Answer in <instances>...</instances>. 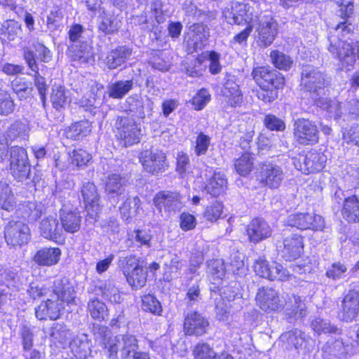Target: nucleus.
<instances>
[{"label": "nucleus", "mask_w": 359, "mask_h": 359, "mask_svg": "<svg viewBox=\"0 0 359 359\" xmlns=\"http://www.w3.org/2000/svg\"><path fill=\"white\" fill-rule=\"evenodd\" d=\"M251 7L245 4L232 2L230 7H227L223 11V15L229 24L233 25H253L254 18L257 15H253Z\"/></svg>", "instance_id": "nucleus-11"}, {"label": "nucleus", "mask_w": 359, "mask_h": 359, "mask_svg": "<svg viewBox=\"0 0 359 359\" xmlns=\"http://www.w3.org/2000/svg\"><path fill=\"white\" fill-rule=\"evenodd\" d=\"M234 166L239 175L246 176L251 172L253 167L252 156L248 153L244 154L239 158L236 159Z\"/></svg>", "instance_id": "nucleus-53"}, {"label": "nucleus", "mask_w": 359, "mask_h": 359, "mask_svg": "<svg viewBox=\"0 0 359 359\" xmlns=\"http://www.w3.org/2000/svg\"><path fill=\"white\" fill-rule=\"evenodd\" d=\"M285 223L290 226L299 229L322 231L325 227V221L322 216L314 213H295L290 215Z\"/></svg>", "instance_id": "nucleus-13"}, {"label": "nucleus", "mask_w": 359, "mask_h": 359, "mask_svg": "<svg viewBox=\"0 0 359 359\" xmlns=\"http://www.w3.org/2000/svg\"><path fill=\"white\" fill-rule=\"evenodd\" d=\"M88 311L93 319L97 320H102L108 316V309L105 304L97 298L88 301Z\"/></svg>", "instance_id": "nucleus-47"}, {"label": "nucleus", "mask_w": 359, "mask_h": 359, "mask_svg": "<svg viewBox=\"0 0 359 359\" xmlns=\"http://www.w3.org/2000/svg\"><path fill=\"white\" fill-rule=\"evenodd\" d=\"M221 94L227 105L236 107L241 104L243 94L238 84V79L235 75L226 74Z\"/></svg>", "instance_id": "nucleus-17"}, {"label": "nucleus", "mask_w": 359, "mask_h": 359, "mask_svg": "<svg viewBox=\"0 0 359 359\" xmlns=\"http://www.w3.org/2000/svg\"><path fill=\"white\" fill-rule=\"evenodd\" d=\"M30 238V230L27 224L20 220H11L5 227V239L13 247L27 244Z\"/></svg>", "instance_id": "nucleus-12"}, {"label": "nucleus", "mask_w": 359, "mask_h": 359, "mask_svg": "<svg viewBox=\"0 0 359 359\" xmlns=\"http://www.w3.org/2000/svg\"><path fill=\"white\" fill-rule=\"evenodd\" d=\"M256 301L259 308L266 312L277 311L282 306L278 292L271 287L259 289Z\"/></svg>", "instance_id": "nucleus-22"}, {"label": "nucleus", "mask_w": 359, "mask_h": 359, "mask_svg": "<svg viewBox=\"0 0 359 359\" xmlns=\"http://www.w3.org/2000/svg\"><path fill=\"white\" fill-rule=\"evenodd\" d=\"M24 214L22 217L30 222H36L44 212L43 205H36L34 203H29L23 207Z\"/></svg>", "instance_id": "nucleus-58"}, {"label": "nucleus", "mask_w": 359, "mask_h": 359, "mask_svg": "<svg viewBox=\"0 0 359 359\" xmlns=\"http://www.w3.org/2000/svg\"><path fill=\"white\" fill-rule=\"evenodd\" d=\"M117 341H121L119 334L110 337L104 342V353L109 359H121L122 347L115 346L114 344H118Z\"/></svg>", "instance_id": "nucleus-55"}, {"label": "nucleus", "mask_w": 359, "mask_h": 359, "mask_svg": "<svg viewBox=\"0 0 359 359\" xmlns=\"http://www.w3.org/2000/svg\"><path fill=\"white\" fill-rule=\"evenodd\" d=\"M341 214L349 222H359V197L353 195L345 198Z\"/></svg>", "instance_id": "nucleus-38"}, {"label": "nucleus", "mask_w": 359, "mask_h": 359, "mask_svg": "<svg viewBox=\"0 0 359 359\" xmlns=\"http://www.w3.org/2000/svg\"><path fill=\"white\" fill-rule=\"evenodd\" d=\"M11 86L20 100L26 99L32 95V83L25 78L17 77L11 82Z\"/></svg>", "instance_id": "nucleus-46"}, {"label": "nucleus", "mask_w": 359, "mask_h": 359, "mask_svg": "<svg viewBox=\"0 0 359 359\" xmlns=\"http://www.w3.org/2000/svg\"><path fill=\"white\" fill-rule=\"evenodd\" d=\"M61 228L66 232L74 233L81 228V217L77 208L63 205L59 211Z\"/></svg>", "instance_id": "nucleus-20"}, {"label": "nucleus", "mask_w": 359, "mask_h": 359, "mask_svg": "<svg viewBox=\"0 0 359 359\" xmlns=\"http://www.w3.org/2000/svg\"><path fill=\"white\" fill-rule=\"evenodd\" d=\"M148 64L153 69L161 72L168 71L171 66L168 55L162 50H154L151 53Z\"/></svg>", "instance_id": "nucleus-42"}, {"label": "nucleus", "mask_w": 359, "mask_h": 359, "mask_svg": "<svg viewBox=\"0 0 359 359\" xmlns=\"http://www.w3.org/2000/svg\"><path fill=\"white\" fill-rule=\"evenodd\" d=\"M257 44L266 48L273 43L278 34V23L271 15L260 14L254 18Z\"/></svg>", "instance_id": "nucleus-4"}, {"label": "nucleus", "mask_w": 359, "mask_h": 359, "mask_svg": "<svg viewBox=\"0 0 359 359\" xmlns=\"http://www.w3.org/2000/svg\"><path fill=\"white\" fill-rule=\"evenodd\" d=\"M127 111L138 118H144L147 113L152 109V103L149 100H143L138 96H130L127 98Z\"/></svg>", "instance_id": "nucleus-30"}, {"label": "nucleus", "mask_w": 359, "mask_h": 359, "mask_svg": "<svg viewBox=\"0 0 359 359\" xmlns=\"http://www.w3.org/2000/svg\"><path fill=\"white\" fill-rule=\"evenodd\" d=\"M270 57L273 65L281 70L287 71L290 69L293 64V60L289 55L279 50H272Z\"/></svg>", "instance_id": "nucleus-49"}, {"label": "nucleus", "mask_w": 359, "mask_h": 359, "mask_svg": "<svg viewBox=\"0 0 359 359\" xmlns=\"http://www.w3.org/2000/svg\"><path fill=\"white\" fill-rule=\"evenodd\" d=\"M327 161L326 156L322 152L311 149L304 156L294 161L295 167L302 172L309 174L320 171Z\"/></svg>", "instance_id": "nucleus-14"}, {"label": "nucleus", "mask_w": 359, "mask_h": 359, "mask_svg": "<svg viewBox=\"0 0 359 359\" xmlns=\"http://www.w3.org/2000/svg\"><path fill=\"white\" fill-rule=\"evenodd\" d=\"M130 49L120 46L107 53L105 64L110 69H114L123 64L130 56Z\"/></svg>", "instance_id": "nucleus-34"}, {"label": "nucleus", "mask_w": 359, "mask_h": 359, "mask_svg": "<svg viewBox=\"0 0 359 359\" xmlns=\"http://www.w3.org/2000/svg\"><path fill=\"white\" fill-rule=\"evenodd\" d=\"M80 193L86 205V221L94 223L97 220L101 212V207L99 203L100 196L97 188L91 182H83L80 189Z\"/></svg>", "instance_id": "nucleus-6"}, {"label": "nucleus", "mask_w": 359, "mask_h": 359, "mask_svg": "<svg viewBox=\"0 0 359 359\" xmlns=\"http://www.w3.org/2000/svg\"><path fill=\"white\" fill-rule=\"evenodd\" d=\"M14 106L11 95L6 91L0 89V114L8 116L13 111Z\"/></svg>", "instance_id": "nucleus-62"}, {"label": "nucleus", "mask_w": 359, "mask_h": 359, "mask_svg": "<svg viewBox=\"0 0 359 359\" xmlns=\"http://www.w3.org/2000/svg\"><path fill=\"white\" fill-rule=\"evenodd\" d=\"M0 207L8 212L15 208L14 196L8 184L4 180H0Z\"/></svg>", "instance_id": "nucleus-43"}, {"label": "nucleus", "mask_w": 359, "mask_h": 359, "mask_svg": "<svg viewBox=\"0 0 359 359\" xmlns=\"http://www.w3.org/2000/svg\"><path fill=\"white\" fill-rule=\"evenodd\" d=\"M142 309L154 315L160 316L162 313L161 303L156 297L150 294L142 297Z\"/></svg>", "instance_id": "nucleus-51"}, {"label": "nucleus", "mask_w": 359, "mask_h": 359, "mask_svg": "<svg viewBox=\"0 0 359 359\" xmlns=\"http://www.w3.org/2000/svg\"><path fill=\"white\" fill-rule=\"evenodd\" d=\"M53 297L62 302L70 304L75 299V290L67 277L57 278L53 285Z\"/></svg>", "instance_id": "nucleus-25"}, {"label": "nucleus", "mask_w": 359, "mask_h": 359, "mask_svg": "<svg viewBox=\"0 0 359 359\" xmlns=\"http://www.w3.org/2000/svg\"><path fill=\"white\" fill-rule=\"evenodd\" d=\"M306 313L304 302L299 296H289L285 303V316L288 320L304 317Z\"/></svg>", "instance_id": "nucleus-31"}, {"label": "nucleus", "mask_w": 359, "mask_h": 359, "mask_svg": "<svg viewBox=\"0 0 359 359\" xmlns=\"http://www.w3.org/2000/svg\"><path fill=\"white\" fill-rule=\"evenodd\" d=\"M353 11V2H342L338 11V16L341 20L336 25L333 33L328 37L330 44L327 49L330 53L339 61L342 67L348 69L355 64L359 51L357 42H354L348 37L345 39L354 29V25L351 22Z\"/></svg>", "instance_id": "nucleus-1"}, {"label": "nucleus", "mask_w": 359, "mask_h": 359, "mask_svg": "<svg viewBox=\"0 0 359 359\" xmlns=\"http://www.w3.org/2000/svg\"><path fill=\"white\" fill-rule=\"evenodd\" d=\"M91 130V123L87 120H83L72 124L66 130V136L72 140H79L86 136Z\"/></svg>", "instance_id": "nucleus-44"}, {"label": "nucleus", "mask_w": 359, "mask_h": 359, "mask_svg": "<svg viewBox=\"0 0 359 359\" xmlns=\"http://www.w3.org/2000/svg\"><path fill=\"white\" fill-rule=\"evenodd\" d=\"M0 161L4 166H8L12 176L18 182L31 178L32 165L27 150L22 147L14 146L9 149L6 146L0 147Z\"/></svg>", "instance_id": "nucleus-2"}, {"label": "nucleus", "mask_w": 359, "mask_h": 359, "mask_svg": "<svg viewBox=\"0 0 359 359\" xmlns=\"http://www.w3.org/2000/svg\"><path fill=\"white\" fill-rule=\"evenodd\" d=\"M29 128L26 122L15 121L13 123L6 133V147L8 142L14 140H26L29 137Z\"/></svg>", "instance_id": "nucleus-36"}, {"label": "nucleus", "mask_w": 359, "mask_h": 359, "mask_svg": "<svg viewBox=\"0 0 359 359\" xmlns=\"http://www.w3.org/2000/svg\"><path fill=\"white\" fill-rule=\"evenodd\" d=\"M256 179L263 187L278 189L285 180L282 168L272 163H262L257 169Z\"/></svg>", "instance_id": "nucleus-7"}, {"label": "nucleus", "mask_w": 359, "mask_h": 359, "mask_svg": "<svg viewBox=\"0 0 359 359\" xmlns=\"http://www.w3.org/2000/svg\"><path fill=\"white\" fill-rule=\"evenodd\" d=\"M195 359H212L215 356V352L207 343L198 344L193 350Z\"/></svg>", "instance_id": "nucleus-60"}, {"label": "nucleus", "mask_w": 359, "mask_h": 359, "mask_svg": "<svg viewBox=\"0 0 359 359\" xmlns=\"http://www.w3.org/2000/svg\"><path fill=\"white\" fill-rule=\"evenodd\" d=\"M67 55L74 61L88 63L93 60L91 46L86 41L81 43H69Z\"/></svg>", "instance_id": "nucleus-28"}, {"label": "nucleus", "mask_w": 359, "mask_h": 359, "mask_svg": "<svg viewBox=\"0 0 359 359\" xmlns=\"http://www.w3.org/2000/svg\"><path fill=\"white\" fill-rule=\"evenodd\" d=\"M22 25L14 20H8L3 22L1 27V35L4 40L9 41L21 39Z\"/></svg>", "instance_id": "nucleus-40"}, {"label": "nucleus", "mask_w": 359, "mask_h": 359, "mask_svg": "<svg viewBox=\"0 0 359 359\" xmlns=\"http://www.w3.org/2000/svg\"><path fill=\"white\" fill-rule=\"evenodd\" d=\"M227 187V180L225 175L221 172H215L204 187V191L217 197L224 192Z\"/></svg>", "instance_id": "nucleus-32"}, {"label": "nucleus", "mask_w": 359, "mask_h": 359, "mask_svg": "<svg viewBox=\"0 0 359 359\" xmlns=\"http://www.w3.org/2000/svg\"><path fill=\"white\" fill-rule=\"evenodd\" d=\"M138 157L143 169L153 175L163 172L168 166L165 154L159 150L145 149Z\"/></svg>", "instance_id": "nucleus-8"}, {"label": "nucleus", "mask_w": 359, "mask_h": 359, "mask_svg": "<svg viewBox=\"0 0 359 359\" xmlns=\"http://www.w3.org/2000/svg\"><path fill=\"white\" fill-rule=\"evenodd\" d=\"M140 266L139 259L135 255L122 257L118 259V267L121 269L125 276L129 275Z\"/></svg>", "instance_id": "nucleus-57"}, {"label": "nucleus", "mask_w": 359, "mask_h": 359, "mask_svg": "<svg viewBox=\"0 0 359 359\" xmlns=\"http://www.w3.org/2000/svg\"><path fill=\"white\" fill-rule=\"evenodd\" d=\"M210 136L201 132L198 134L196 139V146L194 148V153L197 156L206 154L208 148L210 145Z\"/></svg>", "instance_id": "nucleus-61"}, {"label": "nucleus", "mask_w": 359, "mask_h": 359, "mask_svg": "<svg viewBox=\"0 0 359 359\" xmlns=\"http://www.w3.org/2000/svg\"><path fill=\"white\" fill-rule=\"evenodd\" d=\"M100 290L102 296L112 303L120 304L122 297L118 289L111 282H106L102 284Z\"/></svg>", "instance_id": "nucleus-54"}, {"label": "nucleus", "mask_w": 359, "mask_h": 359, "mask_svg": "<svg viewBox=\"0 0 359 359\" xmlns=\"http://www.w3.org/2000/svg\"><path fill=\"white\" fill-rule=\"evenodd\" d=\"M325 74L317 67L306 65L302 67L301 73V89L309 93L313 100L325 95V88L330 84Z\"/></svg>", "instance_id": "nucleus-3"}, {"label": "nucleus", "mask_w": 359, "mask_h": 359, "mask_svg": "<svg viewBox=\"0 0 359 359\" xmlns=\"http://www.w3.org/2000/svg\"><path fill=\"white\" fill-rule=\"evenodd\" d=\"M247 234L250 242L257 243L269 238L272 234V229L264 219L255 218L248 224Z\"/></svg>", "instance_id": "nucleus-24"}, {"label": "nucleus", "mask_w": 359, "mask_h": 359, "mask_svg": "<svg viewBox=\"0 0 359 359\" xmlns=\"http://www.w3.org/2000/svg\"><path fill=\"white\" fill-rule=\"evenodd\" d=\"M40 235L46 239L57 241L62 234V229L60 226L58 220L54 216L44 217L39 223Z\"/></svg>", "instance_id": "nucleus-27"}, {"label": "nucleus", "mask_w": 359, "mask_h": 359, "mask_svg": "<svg viewBox=\"0 0 359 359\" xmlns=\"http://www.w3.org/2000/svg\"><path fill=\"white\" fill-rule=\"evenodd\" d=\"M121 341H117L118 344H114L118 347H122L121 352V359H130L131 356L137 353L138 349L137 340L132 334H119Z\"/></svg>", "instance_id": "nucleus-35"}, {"label": "nucleus", "mask_w": 359, "mask_h": 359, "mask_svg": "<svg viewBox=\"0 0 359 359\" xmlns=\"http://www.w3.org/2000/svg\"><path fill=\"white\" fill-rule=\"evenodd\" d=\"M140 205V200L137 196L127 197L123 205L119 208L123 219L128 220L135 215Z\"/></svg>", "instance_id": "nucleus-48"}, {"label": "nucleus", "mask_w": 359, "mask_h": 359, "mask_svg": "<svg viewBox=\"0 0 359 359\" xmlns=\"http://www.w3.org/2000/svg\"><path fill=\"white\" fill-rule=\"evenodd\" d=\"M254 269L258 276L271 280H285L289 276L288 271L281 264L274 262L269 265L266 259L262 258L255 261Z\"/></svg>", "instance_id": "nucleus-18"}, {"label": "nucleus", "mask_w": 359, "mask_h": 359, "mask_svg": "<svg viewBox=\"0 0 359 359\" xmlns=\"http://www.w3.org/2000/svg\"><path fill=\"white\" fill-rule=\"evenodd\" d=\"M264 125L270 130L283 131L285 129L284 121L273 114H267L263 120Z\"/></svg>", "instance_id": "nucleus-64"}, {"label": "nucleus", "mask_w": 359, "mask_h": 359, "mask_svg": "<svg viewBox=\"0 0 359 359\" xmlns=\"http://www.w3.org/2000/svg\"><path fill=\"white\" fill-rule=\"evenodd\" d=\"M126 181L119 175L112 174L108 177L105 184V193L111 203H116V198L125 191Z\"/></svg>", "instance_id": "nucleus-29"}, {"label": "nucleus", "mask_w": 359, "mask_h": 359, "mask_svg": "<svg viewBox=\"0 0 359 359\" xmlns=\"http://www.w3.org/2000/svg\"><path fill=\"white\" fill-rule=\"evenodd\" d=\"M61 255L59 248L44 247L36 251L32 260L40 266H52L59 262Z\"/></svg>", "instance_id": "nucleus-26"}, {"label": "nucleus", "mask_w": 359, "mask_h": 359, "mask_svg": "<svg viewBox=\"0 0 359 359\" xmlns=\"http://www.w3.org/2000/svg\"><path fill=\"white\" fill-rule=\"evenodd\" d=\"M244 255L238 251H233L229 258L228 270L233 273L243 270L245 266Z\"/></svg>", "instance_id": "nucleus-59"}, {"label": "nucleus", "mask_w": 359, "mask_h": 359, "mask_svg": "<svg viewBox=\"0 0 359 359\" xmlns=\"http://www.w3.org/2000/svg\"><path fill=\"white\" fill-rule=\"evenodd\" d=\"M115 127L116 136L125 147L131 146L140 141L141 128L133 118L128 116L116 117Z\"/></svg>", "instance_id": "nucleus-5"}, {"label": "nucleus", "mask_w": 359, "mask_h": 359, "mask_svg": "<svg viewBox=\"0 0 359 359\" xmlns=\"http://www.w3.org/2000/svg\"><path fill=\"white\" fill-rule=\"evenodd\" d=\"M294 137L300 144L313 145L318 142L319 130L311 121L298 118L294 123Z\"/></svg>", "instance_id": "nucleus-10"}, {"label": "nucleus", "mask_w": 359, "mask_h": 359, "mask_svg": "<svg viewBox=\"0 0 359 359\" xmlns=\"http://www.w3.org/2000/svg\"><path fill=\"white\" fill-rule=\"evenodd\" d=\"M68 95L63 86L54 84L52 87V93L50 95V100L53 107L60 110L68 104Z\"/></svg>", "instance_id": "nucleus-45"}, {"label": "nucleus", "mask_w": 359, "mask_h": 359, "mask_svg": "<svg viewBox=\"0 0 359 359\" xmlns=\"http://www.w3.org/2000/svg\"><path fill=\"white\" fill-rule=\"evenodd\" d=\"M311 327L314 330V332H317L318 334L339 333V330L337 326L331 324L329 320H324L320 318H316L313 320H312Z\"/></svg>", "instance_id": "nucleus-52"}, {"label": "nucleus", "mask_w": 359, "mask_h": 359, "mask_svg": "<svg viewBox=\"0 0 359 359\" xmlns=\"http://www.w3.org/2000/svg\"><path fill=\"white\" fill-rule=\"evenodd\" d=\"M252 77L260 88H273L278 90L285 85V78L278 71L267 67L255 68L252 73Z\"/></svg>", "instance_id": "nucleus-9"}, {"label": "nucleus", "mask_w": 359, "mask_h": 359, "mask_svg": "<svg viewBox=\"0 0 359 359\" xmlns=\"http://www.w3.org/2000/svg\"><path fill=\"white\" fill-rule=\"evenodd\" d=\"M208 273L216 278L222 279L226 273V266L222 259H213L207 262Z\"/></svg>", "instance_id": "nucleus-56"}, {"label": "nucleus", "mask_w": 359, "mask_h": 359, "mask_svg": "<svg viewBox=\"0 0 359 359\" xmlns=\"http://www.w3.org/2000/svg\"><path fill=\"white\" fill-rule=\"evenodd\" d=\"M358 312L359 292L350 290L345 294L339 306L337 317L341 321L349 323L355 319Z\"/></svg>", "instance_id": "nucleus-15"}, {"label": "nucleus", "mask_w": 359, "mask_h": 359, "mask_svg": "<svg viewBox=\"0 0 359 359\" xmlns=\"http://www.w3.org/2000/svg\"><path fill=\"white\" fill-rule=\"evenodd\" d=\"M222 210V203L219 201H215L206 208L203 213V217L208 221L215 222L221 217Z\"/></svg>", "instance_id": "nucleus-63"}, {"label": "nucleus", "mask_w": 359, "mask_h": 359, "mask_svg": "<svg viewBox=\"0 0 359 359\" xmlns=\"http://www.w3.org/2000/svg\"><path fill=\"white\" fill-rule=\"evenodd\" d=\"M303 248V238L297 234L286 237L277 244L278 254L285 261H292L299 257Z\"/></svg>", "instance_id": "nucleus-16"}, {"label": "nucleus", "mask_w": 359, "mask_h": 359, "mask_svg": "<svg viewBox=\"0 0 359 359\" xmlns=\"http://www.w3.org/2000/svg\"><path fill=\"white\" fill-rule=\"evenodd\" d=\"M280 341L287 349H298L305 341V334L302 331L295 329L282 334Z\"/></svg>", "instance_id": "nucleus-41"}, {"label": "nucleus", "mask_w": 359, "mask_h": 359, "mask_svg": "<svg viewBox=\"0 0 359 359\" xmlns=\"http://www.w3.org/2000/svg\"><path fill=\"white\" fill-rule=\"evenodd\" d=\"M154 203L160 212L164 210L165 212H176L182 207L179 193L170 191L158 192L154 198Z\"/></svg>", "instance_id": "nucleus-19"}, {"label": "nucleus", "mask_w": 359, "mask_h": 359, "mask_svg": "<svg viewBox=\"0 0 359 359\" xmlns=\"http://www.w3.org/2000/svg\"><path fill=\"white\" fill-rule=\"evenodd\" d=\"M209 322L198 312L189 313L184 321L185 334L190 336H202L207 332Z\"/></svg>", "instance_id": "nucleus-21"}, {"label": "nucleus", "mask_w": 359, "mask_h": 359, "mask_svg": "<svg viewBox=\"0 0 359 359\" xmlns=\"http://www.w3.org/2000/svg\"><path fill=\"white\" fill-rule=\"evenodd\" d=\"M120 22L109 13L102 11L97 17V28L104 34H111L118 31Z\"/></svg>", "instance_id": "nucleus-39"}, {"label": "nucleus", "mask_w": 359, "mask_h": 359, "mask_svg": "<svg viewBox=\"0 0 359 359\" xmlns=\"http://www.w3.org/2000/svg\"><path fill=\"white\" fill-rule=\"evenodd\" d=\"M64 308V303L53 296L47 301L42 302L36 308V317L41 320L47 318L56 320L60 316V312Z\"/></svg>", "instance_id": "nucleus-23"}, {"label": "nucleus", "mask_w": 359, "mask_h": 359, "mask_svg": "<svg viewBox=\"0 0 359 359\" xmlns=\"http://www.w3.org/2000/svg\"><path fill=\"white\" fill-rule=\"evenodd\" d=\"M128 283L135 290L143 287L147 282V271L142 266L137 267L135 271L126 276Z\"/></svg>", "instance_id": "nucleus-50"}, {"label": "nucleus", "mask_w": 359, "mask_h": 359, "mask_svg": "<svg viewBox=\"0 0 359 359\" xmlns=\"http://www.w3.org/2000/svg\"><path fill=\"white\" fill-rule=\"evenodd\" d=\"M315 104L326 110L331 117H334V119H339L344 116L343 110V104L335 100H330L327 97L320 95L317 99L313 100Z\"/></svg>", "instance_id": "nucleus-33"}, {"label": "nucleus", "mask_w": 359, "mask_h": 359, "mask_svg": "<svg viewBox=\"0 0 359 359\" xmlns=\"http://www.w3.org/2000/svg\"><path fill=\"white\" fill-rule=\"evenodd\" d=\"M133 85L132 79L118 80L107 86V93L109 97L121 100L133 89Z\"/></svg>", "instance_id": "nucleus-37"}]
</instances>
